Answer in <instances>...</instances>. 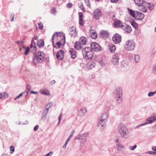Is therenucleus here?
<instances>
[{"label": "nucleus", "mask_w": 156, "mask_h": 156, "mask_svg": "<svg viewBox=\"0 0 156 156\" xmlns=\"http://www.w3.org/2000/svg\"><path fill=\"white\" fill-rule=\"evenodd\" d=\"M52 42L54 47L56 48L60 47L65 43V34L61 33H55L52 36Z\"/></svg>", "instance_id": "f257e3e1"}, {"label": "nucleus", "mask_w": 156, "mask_h": 156, "mask_svg": "<svg viewBox=\"0 0 156 156\" xmlns=\"http://www.w3.org/2000/svg\"><path fill=\"white\" fill-rule=\"evenodd\" d=\"M118 129L122 138L126 139L129 136V130L124 124L122 122L120 123L118 125Z\"/></svg>", "instance_id": "f03ea898"}, {"label": "nucleus", "mask_w": 156, "mask_h": 156, "mask_svg": "<svg viewBox=\"0 0 156 156\" xmlns=\"http://www.w3.org/2000/svg\"><path fill=\"white\" fill-rule=\"evenodd\" d=\"M83 57L85 59H91L92 58L94 51L89 47H86L83 48L82 51Z\"/></svg>", "instance_id": "7ed1b4c3"}, {"label": "nucleus", "mask_w": 156, "mask_h": 156, "mask_svg": "<svg viewBox=\"0 0 156 156\" xmlns=\"http://www.w3.org/2000/svg\"><path fill=\"white\" fill-rule=\"evenodd\" d=\"M44 53L41 51H38L33 58L34 64L36 65L38 63H41L44 59Z\"/></svg>", "instance_id": "20e7f679"}, {"label": "nucleus", "mask_w": 156, "mask_h": 156, "mask_svg": "<svg viewBox=\"0 0 156 156\" xmlns=\"http://www.w3.org/2000/svg\"><path fill=\"white\" fill-rule=\"evenodd\" d=\"M115 99L117 103H121L122 102V88L120 87H117L115 90Z\"/></svg>", "instance_id": "39448f33"}, {"label": "nucleus", "mask_w": 156, "mask_h": 156, "mask_svg": "<svg viewBox=\"0 0 156 156\" xmlns=\"http://www.w3.org/2000/svg\"><path fill=\"white\" fill-rule=\"evenodd\" d=\"M136 45L135 43L133 40H128L126 42L125 47L127 51H132L135 49Z\"/></svg>", "instance_id": "423d86ee"}, {"label": "nucleus", "mask_w": 156, "mask_h": 156, "mask_svg": "<svg viewBox=\"0 0 156 156\" xmlns=\"http://www.w3.org/2000/svg\"><path fill=\"white\" fill-rule=\"evenodd\" d=\"M156 120V114H153L152 116L149 117L146 119L147 122L139 125L136 127V128H138L139 127L146 125L149 123H151Z\"/></svg>", "instance_id": "0eeeda50"}, {"label": "nucleus", "mask_w": 156, "mask_h": 156, "mask_svg": "<svg viewBox=\"0 0 156 156\" xmlns=\"http://www.w3.org/2000/svg\"><path fill=\"white\" fill-rule=\"evenodd\" d=\"M51 103L48 104L45 107V108L43 110L42 113L41 119L43 121H44L46 119L48 112V110L51 107Z\"/></svg>", "instance_id": "6e6552de"}, {"label": "nucleus", "mask_w": 156, "mask_h": 156, "mask_svg": "<svg viewBox=\"0 0 156 156\" xmlns=\"http://www.w3.org/2000/svg\"><path fill=\"white\" fill-rule=\"evenodd\" d=\"M120 54L119 52L115 53L112 56V64L115 65L118 64L119 62Z\"/></svg>", "instance_id": "1a4fd4ad"}, {"label": "nucleus", "mask_w": 156, "mask_h": 156, "mask_svg": "<svg viewBox=\"0 0 156 156\" xmlns=\"http://www.w3.org/2000/svg\"><path fill=\"white\" fill-rule=\"evenodd\" d=\"M91 48L92 50L96 52L100 51L101 50V46L98 43L93 42L92 43L90 44Z\"/></svg>", "instance_id": "9d476101"}, {"label": "nucleus", "mask_w": 156, "mask_h": 156, "mask_svg": "<svg viewBox=\"0 0 156 156\" xmlns=\"http://www.w3.org/2000/svg\"><path fill=\"white\" fill-rule=\"evenodd\" d=\"M94 18L96 20H98L101 17L102 12L101 10L98 9H96L93 12Z\"/></svg>", "instance_id": "9b49d317"}, {"label": "nucleus", "mask_w": 156, "mask_h": 156, "mask_svg": "<svg viewBox=\"0 0 156 156\" xmlns=\"http://www.w3.org/2000/svg\"><path fill=\"white\" fill-rule=\"evenodd\" d=\"M87 112L85 108H77V113L78 115L82 117Z\"/></svg>", "instance_id": "f8f14e48"}, {"label": "nucleus", "mask_w": 156, "mask_h": 156, "mask_svg": "<svg viewBox=\"0 0 156 156\" xmlns=\"http://www.w3.org/2000/svg\"><path fill=\"white\" fill-rule=\"evenodd\" d=\"M112 40L115 43H119L121 41V36L119 34H116L113 36Z\"/></svg>", "instance_id": "ddd939ff"}, {"label": "nucleus", "mask_w": 156, "mask_h": 156, "mask_svg": "<svg viewBox=\"0 0 156 156\" xmlns=\"http://www.w3.org/2000/svg\"><path fill=\"white\" fill-rule=\"evenodd\" d=\"M129 58L131 60H133L134 59L136 63L138 62L140 60V55L138 54H130L129 56Z\"/></svg>", "instance_id": "4468645a"}, {"label": "nucleus", "mask_w": 156, "mask_h": 156, "mask_svg": "<svg viewBox=\"0 0 156 156\" xmlns=\"http://www.w3.org/2000/svg\"><path fill=\"white\" fill-rule=\"evenodd\" d=\"M134 2L138 6H143L145 7L147 5H149V3L144 2L143 0H134Z\"/></svg>", "instance_id": "2eb2a0df"}, {"label": "nucleus", "mask_w": 156, "mask_h": 156, "mask_svg": "<svg viewBox=\"0 0 156 156\" xmlns=\"http://www.w3.org/2000/svg\"><path fill=\"white\" fill-rule=\"evenodd\" d=\"M122 28L125 31V32L127 33H130L132 31L131 27L129 25H123L122 26Z\"/></svg>", "instance_id": "dca6fc26"}, {"label": "nucleus", "mask_w": 156, "mask_h": 156, "mask_svg": "<svg viewBox=\"0 0 156 156\" xmlns=\"http://www.w3.org/2000/svg\"><path fill=\"white\" fill-rule=\"evenodd\" d=\"M64 52L62 50H60L58 51L56 54V57L59 60H62L64 57Z\"/></svg>", "instance_id": "f3484780"}, {"label": "nucleus", "mask_w": 156, "mask_h": 156, "mask_svg": "<svg viewBox=\"0 0 156 156\" xmlns=\"http://www.w3.org/2000/svg\"><path fill=\"white\" fill-rule=\"evenodd\" d=\"M69 52L71 58L73 59L75 58L77 56V52L73 48L69 49Z\"/></svg>", "instance_id": "a211bd4d"}, {"label": "nucleus", "mask_w": 156, "mask_h": 156, "mask_svg": "<svg viewBox=\"0 0 156 156\" xmlns=\"http://www.w3.org/2000/svg\"><path fill=\"white\" fill-rule=\"evenodd\" d=\"M87 136V134L86 133H83L82 134H81L79 136L76 137L75 138V140L77 139L78 140H84V141H86V137Z\"/></svg>", "instance_id": "6ab92c4d"}, {"label": "nucleus", "mask_w": 156, "mask_h": 156, "mask_svg": "<svg viewBox=\"0 0 156 156\" xmlns=\"http://www.w3.org/2000/svg\"><path fill=\"white\" fill-rule=\"evenodd\" d=\"M83 47V44L80 41H76L74 44V47L77 50H80Z\"/></svg>", "instance_id": "aec40b11"}, {"label": "nucleus", "mask_w": 156, "mask_h": 156, "mask_svg": "<svg viewBox=\"0 0 156 156\" xmlns=\"http://www.w3.org/2000/svg\"><path fill=\"white\" fill-rule=\"evenodd\" d=\"M38 39V37L36 35L34 36L33 38V40L31 41V42L30 45L31 48H33L35 50H36V43L33 40L35 39V40H37Z\"/></svg>", "instance_id": "412c9836"}, {"label": "nucleus", "mask_w": 156, "mask_h": 156, "mask_svg": "<svg viewBox=\"0 0 156 156\" xmlns=\"http://www.w3.org/2000/svg\"><path fill=\"white\" fill-rule=\"evenodd\" d=\"M89 35L91 37L94 39H96L97 37V34L96 31L93 30L91 29L89 31Z\"/></svg>", "instance_id": "4be33fe9"}, {"label": "nucleus", "mask_w": 156, "mask_h": 156, "mask_svg": "<svg viewBox=\"0 0 156 156\" xmlns=\"http://www.w3.org/2000/svg\"><path fill=\"white\" fill-rule=\"evenodd\" d=\"M69 32L71 37L75 36L77 35L76 29L75 27L73 26L71 27L69 29Z\"/></svg>", "instance_id": "5701e85b"}, {"label": "nucleus", "mask_w": 156, "mask_h": 156, "mask_svg": "<svg viewBox=\"0 0 156 156\" xmlns=\"http://www.w3.org/2000/svg\"><path fill=\"white\" fill-rule=\"evenodd\" d=\"M100 36L102 38L107 37L109 36L108 33V31L102 30L100 31Z\"/></svg>", "instance_id": "b1692460"}, {"label": "nucleus", "mask_w": 156, "mask_h": 156, "mask_svg": "<svg viewBox=\"0 0 156 156\" xmlns=\"http://www.w3.org/2000/svg\"><path fill=\"white\" fill-rule=\"evenodd\" d=\"M136 12V14L135 17H136L137 20H141L143 19L144 17V15L143 13L139 12Z\"/></svg>", "instance_id": "393cba45"}, {"label": "nucleus", "mask_w": 156, "mask_h": 156, "mask_svg": "<svg viewBox=\"0 0 156 156\" xmlns=\"http://www.w3.org/2000/svg\"><path fill=\"white\" fill-rule=\"evenodd\" d=\"M114 25L115 27H121L122 28V26L123 25V24L121 21L117 20L114 21Z\"/></svg>", "instance_id": "a878e982"}, {"label": "nucleus", "mask_w": 156, "mask_h": 156, "mask_svg": "<svg viewBox=\"0 0 156 156\" xmlns=\"http://www.w3.org/2000/svg\"><path fill=\"white\" fill-rule=\"evenodd\" d=\"M105 123L106 122L105 121H101V120H99L98 124V126L100 128L103 129L105 127L104 126Z\"/></svg>", "instance_id": "bb28decb"}, {"label": "nucleus", "mask_w": 156, "mask_h": 156, "mask_svg": "<svg viewBox=\"0 0 156 156\" xmlns=\"http://www.w3.org/2000/svg\"><path fill=\"white\" fill-rule=\"evenodd\" d=\"M44 40H41L37 41V44L39 48L43 47L44 45Z\"/></svg>", "instance_id": "cd10ccee"}, {"label": "nucleus", "mask_w": 156, "mask_h": 156, "mask_svg": "<svg viewBox=\"0 0 156 156\" xmlns=\"http://www.w3.org/2000/svg\"><path fill=\"white\" fill-rule=\"evenodd\" d=\"M128 10L129 14L132 17H135L136 14V12L133 11L132 9L129 8L128 9Z\"/></svg>", "instance_id": "c85d7f7f"}, {"label": "nucleus", "mask_w": 156, "mask_h": 156, "mask_svg": "<svg viewBox=\"0 0 156 156\" xmlns=\"http://www.w3.org/2000/svg\"><path fill=\"white\" fill-rule=\"evenodd\" d=\"M107 115L106 113H104L102 115L101 118H100V120L105 121L106 122L107 120Z\"/></svg>", "instance_id": "c756f323"}, {"label": "nucleus", "mask_w": 156, "mask_h": 156, "mask_svg": "<svg viewBox=\"0 0 156 156\" xmlns=\"http://www.w3.org/2000/svg\"><path fill=\"white\" fill-rule=\"evenodd\" d=\"M116 147L118 151H121L122 148H124V147L122 146L120 143H118L116 144Z\"/></svg>", "instance_id": "7c9ffc66"}, {"label": "nucleus", "mask_w": 156, "mask_h": 156, "mask_svg": "<svg viewBox=\"0 0 156 156\" xmlns=\"http://www.w3.org/2000/svg\"><path fill=\"white\" fill-rule=\"evenodd\" d=\"M39 92L42 94L47 95L48 93V91L46 89H41L39 91Z\"/></svg>", "instance_id": "2f4dec72"}, {"label": "nucleus", "mask_w": 156, "mask_h": 156, "mask_svg": "<svg viewBox=\"0 0 156 156\" xmlns=\"http://www.w3.org/2000/svg\"><path fill=\"white\" fill-rule=\"evenodd\" d=\"M80 41L81 43H82L83 45H85L86 44L87 39L86 37H81L80 38Z\"/></svg>", "instance_id": "473e14b6"}, {"label": "nucleus", "mask_w": 156, "mask_h": 156, "mask_svg": "<svg viewBox=\"0 0 156 156\" xmlns=\"http://www.w3.org/2000/svg\"><path fill=\"white\" fill-rule=\"evenodd\" d=\"M109 47L110 51L112 53H114L116 49V48L115 45H110Z\"/></svg>", "instance_id": "72a5a7b5"}, {"label": "nucleus", "mask_w": 156, "mask_h": 156, "mask_svg": "<svg viewBox=\"0 0 156 156\" xmlns=\"http://www.w3.org/2000/svg\"><path fill=\"white\" fill-rule=\"evenodd\" d=\"M8 94L5 93H2L0 94V98L4 99L8 97Z\"/></svg>", "instance_id": "f704fd0d"}, {"label": "nucleus", "mask_w": 156, "mask_h": 156, "mask_svg": "<svg viewBox=\"0 0 156 156\" xmlns=\"http://www.w3.org/2000/svg\"><path fill=\"white\" fill-rule=\"evenodd\" d=\"M95 66V64L94 63L90 62L87 64V66L89 69H91L94 67Z\"/></svg>", "instance_id": "c9c22d12"}, {"label": "nucleus", "mask_w": 156, "mask_h": 156, "mask_svg": "<svg viewBox=\"0 0 156 156\" xmlns=\"http://www.w3.org/2000/svg\"><path fill=\"white\" fill-rule=\"evenodd\" d=\"M70 139L68 138H67V140H66V142L65 143V144L63 146V148L64 149H65L66 147V145L69 142L70 140Z\"/></svg>", "instance_id": "e433bc0d"}, {"label": "nucleus", "mask_w": 156, "mask_h": 156, "mask_svg": "<svg viewBox=\"0 0 156 156\" xmlns=\"http://www.w3.org/2000/svg\"><path fill=\"white\" fill-rule=\"evenodd\" d=\"M85 1L87 5L89 8H90L91 5L90 2V0H85Z\"/></svg>", "instance_id": "4c0bfd02"}, {"label": "nucleus", "mask_w": 156, "mask_h": 156, "mask_svg": "<svg viewBox=\"0 0 156 156\" xmlns=\"http://www.w3.org/2000/svg\"><path fill=\"white\" fill-rule=\"evenodd\" d=\"M79 20H80L81 21H82V20H83V13L81 12H79Z\"/></svg>", "instance_id": "58836bf2"}, {"label": "nucleus", "mask_w": 156, "mask_h": 156, "mask_svg": "<svg viewBox=\"0 0 156 156\" xmlns=\"http://www.w3.org/2000/svg\"><path fill=\"white\" fill-rule=\"evenodd\" d=\"M62 116V113H61L60 114L58 117V125L60 123V121L61 120Z\"/></svg>", "instance_id": "ea45409f"}, {"label": "nucleus", "mask_w": 156, "mask_h": 156, "mask_svg": "<svg viewBox=\"0 0 156 156\" xmlns=\"http://www.w3.org/2000/svg\"><path fill=\"white\" fill-rule=\"evenodd\" d=\"M23 48L26 49V51L24 52V54L25 55H27L29 51V49L28 48H25L24 46H23Z\"/></svg>", "instance_id": "a19ab883"}, {"label": "nucleus", "mask_w": 156, "mask_h": 156, "mask_svg": "<svg viewBox=\"0 0 156 156\" xmlns=\"http://www.w3.org/2000/svg\"><path fill=\"white\" fill-rule=\"evenodd\" d=\"M137 147V146L136 145H135L133 146H131L129 147V149L131 151L134 150L136 147Z\"/></svg>", "instance_id": "79ce46f5"}, {"label": "nucleus", "mask_w": 156, "mask_h": 156, "mask_svg": "<svg viewBox=\"0 0 156 156\" xmlns=\"http://www.w3.org/2000/svg\"><path fill=\"white\" fill-rule=\"evenodd\" d=\"M51 12L52 14H55L56 12V9L55 8H52L51 10Z\"/></svg>", "instance_id": "37998d69"}, {"label": "nucleus", "mask_w": 156, "mask_h": 156, "mask_svg": "<svg viewBox=\"0 0 156 156\" xmlns=\"http://www.w3.org/2000/svg\"><path fill=\"white\" fill-rule=\"evenodd\" d=\"M132 25L133 27H134L135 29H137L138 27V25L133 21L132 22Z\"/></svg>", "instance_id": "c03bdc74"}, {"label": "nucleus", "mask_w": 156, "mask_h": 156, "mask_svg": "<svg viewBox=\"0 0 156 156\" xmlns=\"http://www.w3.org/2000/svg\"><path fill=\"white\" fill-rule=\"evenodd\" d=\"M75 133V131L74 130H73L72 131L71 133H70L69 136L68 137V138L70 139V138H71V137Z\"/></svg>", "instance_id": "a18cd8bd"}, {"label": "nucleus", "mask_w": 156, "mask_h": 156, "mask_svg": "<svg viewBox=\"0 0 156 156\" xmlns=\"http://www.w3.org/2000/svg\"><path fill=\"white\" fill-rule=\"evenodd\" d=\"M86 141H84V140L80 141V146L81 147H83L84 145V143H85Z\"/></svg>", "instance_id": "49530a36"}, {"label": "nucleus", "mask_w": 156, "mask_h": 156, "mask_svg": "<svg viewBox=\"0 0 156 156\" xmlns=\"http://www.w3.org/2000/svg\"><path fill=\"white\" fill-rule=\"evenodd\" d=\"M10 153L12 154L14 151V146H11L10 147Z\"/></svg>", "instance_id": "de8ad7c7"}, {"label": "nucleus", "mask_w": 156, "mask_h": 156, "mask_svg": "<svg viewBox=\"0 0 156 156\" xmlns=\"http://www.w3.org/2000/svg\"><path fill=\"white\" fill-rule=\"evenodd\" d=\"M73 5L71 3H68L67 4V7L68 8H71Z\"/></svg>", "instance_id": "09e8293b"}, {"label": "nucleus", "mask_w": 156, "mask_h": 156, "mask_svg": "<svg viewBox=\"0 0 156 156\" xmlns=\"http://www.w3.org/2000/svg\"><path fill=\"white\" fill-rule=\"evenodd\" d=\"M80 9H81L82 10L83 12H85L86 11L85 10L83 6V5L82 4H81V5L80 6Z\"/></svg>", "instance_id": "8fccbe9b"}, {"label": "nucleus", "mask_w": 156, "mask_h": 156, "mask_svg": "<svg viewBox=\"0 0 156 156\" xmlns=\"http://www.w3.org/2000/svg\"><path fill=\"white\" fill-rule=\"evenodd\" d=\"M121 65L123 67H126L127 66V63H125L124 61H123L122 62Z\"/></svg>", "instance_id": "3c124183"}, {"label": "nucleus", "mask_w": 156, "mask_h": 156, "mask_svg": "<svg viewBox=\"0 0 156 156\" xmlns=\"http://www.w3.org/2000/svg\"><path fill=\"white\" fill-rule=\"evenodd\" d=\"M38 25L39 28L41 30H42L43 27V25L41 24V23H38Z\"/></svg>", "instance_id": "603ef678"}, {"label": "nucleus", "mask_w": 156, "mask_h": 156, "mask_svg": "<svg viewBox=\"0 0 156 156\" xmlns=\"http://www.w3.org/2000/svg\"><path fill=\"white\" fill-rule=\"evenodd\" d=\"M23 93H24V92H22V93H21V94H20L19 95L17 96L16 98H15L14 100H16L17 99H18V98H19L20 97L22 96L23 95Z\"/></svg>", "instance_id": "864d4df0"}, {"label": "nucleus", "mask_w": 156, "mask_h": 156, "mask_svg": "<svg viewBox=\"0 0 156 156\" xmlns=\"http://www.w3.org/2000/svg\"><path fill=\"white\" fill-rule=\"evenodd\" d=\"M154 94L153 92H150L148 93V95L149 97H151L154 96Z\"/></svg>", "instance_id": "5fc2aeb1"}, {"label": "nucleus", "mask_w": 156, "mask_h": 156, "mask_svg": "<svg viewBox=\"0 0 156 156\" xmlns=\"http://www.w3.org/2000/svg\"><path fill=\"white\" fill-rule=\"evenodd\" d=\"M31 87L30 85H27V89L28 90V91H27V93L29 91Z\"/></svg>", "instance_id": "6e6d98bb"}, {"label": "nucleus", "mask_w": 156, "mask_h": 156, "mask_svg": "<svg viewBox=\"0 0 156 156\" xmlns=\"http://www.w3.org/2000/svg\"><path fill=\"white\" fill-rule=\"evenodd\" d=\"M79 23L81 26H83V19L82 20V21H81L80 20H79Z\"/></svg>", "instance_id": "4d7b16f0"}, {"label": "nucleus", "mask_w": 156, "mask_h": 156, "mask_svg": "<svg viewBox=\"0 0 156 156\" xmlns=\"http://www.w3.org/2000/svg\"><path fill=\"white\" fill-rule=\"evenodd\" d=\"M101 65L102 66H105V63L103 61H101L100 62Z\"/></svg>", "instance_id": "13d9d810"}, {"label": "nucleus", "mask_w": 156, "mask_h": 156, "mask_svg": "<svg viewBox=\"0 0 156 156\" xmlns=\"http://www.w3.org/2000/svg\"><path fill=\"white\" fill-rule=\"evenodd\" d=\"M148 153L151 154H156L155 152L153 151H150Z\"/></svg>", "instance_id": "bf43d9fd"}, {"label": "nucleus", "mask_w": 156, "mask_h": 156, "mask_svg": "<svg viewBox=\"0 0 156 156\" xmlns=\"http://www.w3.org/2000/svg\"><path fill=\"white\" fill-rule=\"evenodd\" d=\"M28 124V121H26L25 123L24 122H22L21 123H20H20H19V125H20V124H22V125H26V124Z\"/></svg>", "instance_id": "052dcab7"}, {"label": "nucleus", "mask_w": 156, "mask_h": 156, "mask_svg": "<svg viewBox=\"0 0 156 156\" xmlns=\"http://www.w3.org/2000/svg\"><path fill=\"white\" fill-rule=\"evenodd\" d=\"M39 127V126L38 125H36L34 127V130L35 131H36L37 130L38 128Z\"/></svg>", "instance_id": "680f3d73"}, {"label": "nucleus", "mask_w": 156, "mask_h": 156, "mask_svg": "<svg viewBox=\"0 0 156 156\" xmlns=\"http://www.w3.org/2000/svg\"><path fill=\"white\" fill-rule=\"evenodd\" d=\"M118 0H110V1L112 2L116 3L118 1Z\"/></svg>", "instance_id": "e2e57ef3"}, {"label": "nucleus", "mask_w": 156, "mask_h": 156, "mask_svg": "<svg viewBox=\"0 0 156 156\" xmlns=\"http://www.w3.org/2000/svg\"><path fill=\"white\" fill-rule=\"evenodd\" d=\"M30 93L31 94H37L38 93L36 91H30Z\"/></svg>", "instance_id": "0e129e2a"}, {"label": "nucleus", "mask_w": 156, "mask_h": 156, "mask_svg": "<svg viewBox=\"0 0 156 156\" xmlns=\"http://www.w3.org/2000/svg\"><path fill=\"white\" fill-rule=\"evenodd\" d=\"M152 150L153 151H155V152L156 153V146L153 147H152Z\"/></svg>", "instance_id": "69168bd1"}, {"label": "nucleus", "mask_w": 156, "mask_h": 156, "mask_svg": "<svg viewBox=\"0 0 156 156\" xmlns=\"http://www.w3.org/2000/svg\"><path fill=\"white\" fill-rule=\"evenodd\" d=\"M55 80H53L52 81H51L50 82V84H51V85H53L55 83Z\"/></svg>", "instance_id": "338daca9"}, {"label": "nucleus", "mask_w": 156, "mask_h": 156, "mask_svg": "<svg viewBox=\"0 0 156 156\" xmlns=\"http://www.w3.org/2000/svg\"><path fill=\"white\" fill-rule=\"evenodd\" d=\"M11 16H12V19H11L10 21H13V18L14 17V14H11Z\"/></svg>", "instance_id": "774afa93"}]
</instances>
